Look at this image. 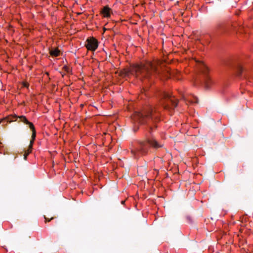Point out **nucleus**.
Returning a JSON list of instances; mask_svg holds the SVG:
<instances>
[{"label":"nucleus","instance_id":"f257e3e1","mask_svg":"<svg viewBox=\"0 0 253 253\" xmlns=\"http://www.w3.org/2000/svg\"><path fill=\"white\" fill-rule=\"evenodd\" d=\"M174 72H171L167 67L162 66L155 62L146 61L140 64H135L122 69L120 73L123 77L130 75L143 80H149L152 77H158L162 80H167L174 76Z\"/></svg>","mask_w":253,"mask_h":253},{"label":"nucleus","instance_id":"f03ea898","mask_svg":"<svg viewBox=\"0 0 253 253\" xmlns=\"http://www.w3.org/2000/svg\"><path fill=\"white\" fill-rule=\"evenodd\" d=\"M164 144L157 140L154 137H147L142 140H137L134 143L130 150V152L134 159L148 155L150 148L158 149L162 148Z\"/></svg>","mask_w":253,"mask_h":253},{"label":"nucleus","instance_id":"7ed1b4c3","mask_svg":"<svg viewBox=\"0 0 253 253\" xmlns=\"http://www.w3.org/2000/svg\"><path fill=\"white\" fill-rule=\"evenodd\" d=\"M160 111L155 107L150 108L148 111L136 112L133 116V119L141 124L147 123L149 121L153 120L154 122H158L160 120Z\"/></svg>","mask_w":253,"mask_h":253},{"label":"nucleus","instance_id":"20e7f679","mask_svg":"<svg viewBox=\"0 0 253 253\" xmlns=\"http://www.w3.org/2000/svg\"><path fill=\"white\" fill-rule=\"evenodd\" d=\"M178 100L174 96L170 95L167 92L163 93V99L161 103L165 110L169 111L173 110L177 105Z\"/></svg>","mask_w":253,"mask_h":253},{"label":"nucleus","instance_id":"39448f33","mask_svg":"<svg viewBox=\"0 0 253 253\" xmlns=\"http://www.w3.org/2000/svg\"><path fill=\"white\" fill-rule=\"evenodd\" d=\"M200 70L201 72L205 75V87L206 89L210 88L214 84V82L208 75L209 72V69L208 67L203 63L201 64Z\"/></svg>","mask_w":253,"mask_h":253},{"label":"nucleus","instance_id":"423d86ee","mask_svg":"<svg viewBox=\"0 0 253 253\" xmlns=\"http://www.w3.org/2000/svg\"><path fill=\"white\" fill-rule=\"evenodd\" d=\"M18 118H19L20 122H23L25 124H26L28 121L25 116L22 115L18 117L16 115H9L2 119H0V124L2 123V126H5L8 123L16 121Z\"/></svg>","mask_w":253,"mask_h":253},{"label":"nucleus","instance_id":"0eeeda50","mask_svg":"<svg viewBox=\"0 0 253 253\" xmlns=\"http://www.w3.org/2000/svg\"><path fill=\"white\" fill-rule=\"evenodd\" d=\"M234 27L225 24L224 23H218L216 26V30L218 33L220 35L229 34Z\"/></svg>","mask_w":253,"mask_h":253},{"label":"nucleus","instance_id":"6e6552de","mask_svg":"<svg viewBox=\"0 0 253 253\" xmlns=\"http://www.w3.org/2000/svg\"><path fill=\"white\" fill-rule=\"evenodd\" d=\"M85 46L88 50L94 51L98 48V42L93 37H89L86 41Z\"/></svg>","mask_w":253,"mask_h":253},{"label":"nucleus","instance_id":"1a4fd4ad","mask_svg":"<svg viewBox=\"0 0 253 253\" xmlns=\"http://www.w3.org/2000/svg\"><path fill=\"white\" fill-rule=\"evenodd\" d=\"M111 12V9L108 5H106L102 9L100 13L103 17L108 18L110 17Z\"/></svg>","mask_w":253,"mask_h":253},{"label":"nucleus","instance_id":"9d476101","mask_svg":"<svg viewBox=\"0 0 253 253\" xmlns=\"http://www.w3.org/2000/svg\"><path fill=\"white\" fill-rule=\"evenodd\" d=\"M60 51L58 48L54 49V50H51L49 52L50 55L51 56L57 57L60 55Z\"/></svg>","mask_w":253,"mask_h":253},{"label":"nucleus","instance_id":"9b49d317","mask_svg":"<svg viewBox=\"0 0 253 253\" xmlns=\"http://www.w3.org/2000/svg\"><path fill=\"white\" fill-rule=\"evenodd\" d=\"M26 125L29 126V127L30 129L31 130L32 133L36 132V130L35 127L34 126V124L32 122H30L28 121V122L27 123Z\"/></svg>","mask_w":253,"mask_h":253},{"label":"nucleus","instance_id":"f8f14e48","mask_svg":"<svg viewBox=\"0 0 253 253\" xmlns=\"http://www.w3.org/2000/svg\"><path fill=\"white\" fill-rule=\"evenodd\" d=\"M244 71V68L241 66H239L237 68L236 72V76L238 77L241 76L243 72Z\"/></svg>","mask_w":253,"mask_h":253},{"label":"nucleus","instance_id":"ddd939ff","mask_svg":"<svg viewBox=\"0 0 253 253\" xmlns=\"http://www.w3.org/2000/svg\"><path fill=\"white\" fill-rule=\"evenodd\" d=\"M64 70L67 73H70L72 72L71 68L68 65H64L63 67Z\"/></svg>","mask_w":253,"mask_h":253},{"label":"nucleus","instance_id":"4468645a","mask_svg":"<svg viewBox=\"0 0 253 253\" xmlns=\"http://www.w3.org/2000/svg\"><path fill=\"white\" fill-rule=\"evenodd\" d=\"M36 137V132H33L32 134L31 139L30 140V144L33 145Z\"/></svg>","mask_w":253,"mask_h":253},{"label":"nucleus","instance_id":"2eb2a0df","mask_svg":"<svg viewBox=\"0 0 253 253\" xmlns=\"http://www.w3.org/2000/svg\"><path fill=\"white\" fill-rule=\"evenodd\" d=\"M31 151H30V150H27L25 152V153L24 154V159L26 160L27 159V157L31 153Z\"/></svg>","mask_w":253,"mask_h":253},{"label":"nucleus","instance_id":"dca6fc26","mask_svg":"<svg viewBox=\"0 0 253 253\" xmlns=\"http://www.w3.org/2000/svg\"><path fill=\"white\" fill-rule=\"evenodd\" d=\"M44 222L45 223H47V222H48L49 221H50L51 220L53 219H54V217H51L50 218H47L46 217L45 215L44 216Z\"/></svg>","mask_w":253,"mask_h":253},{"label":"nucleus","instance_id":"f3484780","mask_svg":"<svg viewBox=\"0 0 253 253\" xmlns=\"http://www.w3.org/2000/svg\"><path fill=\"white\" fill-rule=\"evenodd\" d=\"M22 85H23V86H24V87H28L29 84L27 82H23Z\"/></svg>","mask_w":253,"mask_h":253},{"label":"nucleus","instance_id":"a211bd4d","mask_svg":"<svg viewBox=\"0 0 253 253\" xmlns=\"http://www.w3.org/2000/svg\"><path fill=\"white\" fill-rule=\"evenodd\" d=\"M33 145L29 144L27 150H30V151L32 152V149H33Z\"/></svg>","mask_w":253,"mask_h":253},{"label":"nucleus","instance_id":"6ab92c4d","mask_svg":"<svg viewBox=\"0 0 253 253\" xmlns=\"http://www.w3.org/2000/svg\"><path fill=\"white\" fill-rule=\"evenodd\" d=\"M148 131H149V132L150 133H151V132H152V126H150V127H149V130H148Z\"/></svg>","mask_w":253,"mask_h":253},{"label":"nucleus","instance_id":"aec40b11","mask_svg":"<svg viewBox=\"0 0 253 253\" xmlns=\"http://www.w3.org/2000/svg\"><path fill=\"white\" fill-rule=\"evenodd\" d=\"M125 203V201H121V204H123V205H124Z\"/></svg>","mask_w":253,"mask_h":253},{"label":"nucleus","instance_id":"412c9836","mask_svg":"<svg viewBox=\"0 0 253 253\" xmlns=\"http://www.w3.org/2000/svg\"><path fill=\"white\" fill-rule=\"evenodd\" d=\"M45 74H46L47 76H49V73H48V72H45Z\"/></svg>","mask_w":253,"mask_h":253}]
</instances>
